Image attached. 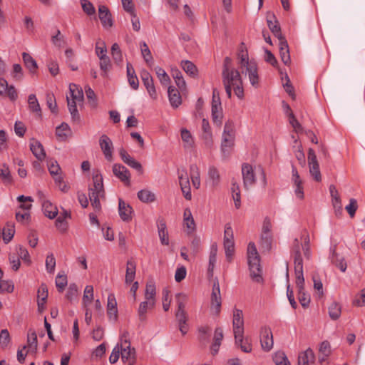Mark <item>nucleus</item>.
Returning a JSON list of instances; mask_svg holds the SVG:
<instances>
[{
    "label": "nucleus",
    "instance_id": "f257e3e1",
    "mask_svg": "<svg viewBox=\"0 0 365 365\" xmlns=\"http://www.w3.org/2000/svg\"><path fill=\"white\" fill-rule=\"evenodd\" d=\"M232 59L226 57L223 63V69L222 72V83L225 86V92L228 98H232V88L235 94L240 99L244 98V89L242 86V80L240 72L232 68Z\"/></svg>",
    "mask_w": 365,
    "mask_h": 365
},
{
    "label": "nucleus",
    "instance_id": "f03ea898",
    "mask_svg": "<svg viewBox=\"0 0 365 365\" xmlns=\"http://www.w3.org/2000/svg\"><path fill=\"white\" fill-rule=\"evenodd\" d=\"M294 272L296 275V285L298 288V299L301 305L306 308L310 303V297L304 292V278L303 275V259L299 251V244L297 240L294 241Z\"/></svg>",
    "mask_w": 365,
    "mask_h": 365
},
{
    "label": "nucleus",
    "instance_id": "7ed1b4c3",
    "mask_svg": "<svg viewBox=\"0 0 365 365\" xmlns=\"http://www.w3.org/2000/svg\"><path fill=\"white\" fill-rule=\"evenodd\" d=\"M247 260L251 278L256 282H262L259 255L254 242H250L247 247Z\"/></svg>",
    "mask_w": 365,
    "mask_h": 365
},
{
    "label": "nucleus",
    "instance_id": "20e7f679",
    "mask_svg": "<svg viewBox=\"0 0 365 365\" xmlns=\"http://www.w3.org/2000/svg\"><path fill=\"white\" fill-rule=\"evenodd\" d=\"M93 185L89 187L88 196L92 207L99 211L101 210V203L99 198L103 197L105 191L103 189V178L101 175L96 174L93 176Z\"/></svg>",
    "mask_w": 365,
    "mask_h": 365
},
{
    "label": "nucleus",
    "instance_id": "39448f33",
    "mask_svg": "<svg viewBox=\"0 0 365 365\" xmlns=\"http://www.w3.org/2000/svg\"><path fill=\"white\" fill-rule=\"evenodd\" d=\"M222 108L220 97V92L217 88L212 91V118L213 123L218 127H220L222 123Z\"/></svg>",
    "mask_w": 365,
    "mask_h": 365
},
{
    "label": "nucleus",
    "instance_id": "423d86ee",
    "mask_svg": "<svg viewBox=\"0 0 365 365\" xmlns=\"http://www.w3.org/2000/svg\"><path fill=\"white\" fill-rule=\"evenodd\" d=\"M232 327L235 339L238 343V337L244 335V318L242 311L237 308L233 309Z\"/></svg>",
    "mask_w": 365,
    "mask_h": 365
},
{
    "label": "nucleus",
    "instance_id": "0eeeda50",
    "mask_svg": "<svg viewBox=\"0 0 365 365\" xmlns=\"http://www.w3.org/2000/svg\"><path fill=\"white\" fill-rule=\"evenodd\" d=\"M307 158L311 175L313 177L314 180L320 182L322 180V175L319 170V165L314 149H309Z\"/></svg>",
    "mask_w": 365,
    "mask_h": 365
},
{
    "label": "nucleus",
    "instance_id": "6e6552de",
    "mask_svg": "<svg viewBox=\"0 0 365 365\" xmlns=\"http://www.w3.org/2000/svg\"><path fill=\"white\" fill-rule=\"evenodd\" d=\"M178 303V310L175 313V317L178 324H185L187 320V315L185 311V302L187 297L183 293H178L175 296Z\"/></svg>",
    "mask_w": 365,
    "mask_h": 365
},
{
    "label": "nucleus",
    "instance_id": "1a4fd4ad",
    "mask_svg": "<svg viewBox=\"0 0 365 365\" xmlns=\"http://www.w3.org/2000/svg\"><path fill=\"white\" fill-rule=\"evenodd\" d=\"M242 174L244 187L248 190L256 182V177L252 167L247 163H244L242 166Z\"/></svg>",
    "mask_w": 365,
    "mask_h": 365
},
{
    "label": "nucleus",
    "instance_id": "9d476101",
    "mask_svg": "<svg viewBox=\"0 0 365 365\" xmlns=\"http://www.w3.org/2000/svg\"><path fill=\"white\" fill-rule=\"evenodd\" d=\"M260 343L262 348L265 351H270L273 347V336L271 329L263 327L260 330Z\"/></svg>",
    "mask_w": 365,
    "mask_h": 365
},
{
    "label": "nucleus",
    "instance_id": "9b49d317",
    "mask_svg": "<svg viewBox=\"0 0 365 365\" xmlns=\"http://www.w3.org/2000/svg\"><path fill=\"white\" fill-rule=\"evenodd\" d=\"M221 295L220 289L218 281L214 282L212 294H211V309L215 312V314H219L221 308Z\"/></svg>",
    "mask_w": 365,
    "mask_h": 365
},
{
    "label": "nucleus",
    "instance_id": "f8f14e48",
    "mask_svg": "<svg viewBox=\"0 0 365 365\" xmlns=\"http://www.w3.org/2000/svg\"><path fill=\"white\" fill-rule=\"evenodd\" d=\"M121 360L123 363H135L137 361L136 351L135 348L131 347L130 344L119 345Z\"/></svg>",
    "mask_w": 365,
    "mask_h": 365
},
{
    "label": "nucleus",
    "instance_id": "ddd939ff",
    "mask_svg": "<svg viewBox=\"0 0 365 365\" xmlns=\"http://www.w3.org/2000/svg\"><path fill=\"white\" fill-rule=\"evenodd\" d=\"M100 147L107 160L111 161L113 159V143L111 140L106 135L103 134L99 140Z\"/></svg>",
    "mask_w": 365,
    "mask_h": 365
},
{
    "label": "nucleus",
    "instance_id": "4468645a",
    "mask_svg": "<svg viewBox=\"0 0 365 365\" xmlns=\"http://www.w3.org/2000/svg\"><path fill=\"white\" fill-rule=\"evenodd\" d=\"M113 173L125 185L130 184V174L125 166L118 163L114 164L113 166Z\"/></svg>",
    "mask_w": 365,
    "mask_h": 365
},
{
    "label": "nucleus",
    "instance_id": "2eb2a0df",
    "mask_svg": "<svg viewBox=\"0 0 365 365\" xmlns=\"http://www.w3.org/2000/svg\"><path fill=\"white\" fill-rule=\"evenodd\" d=\"M98 16L104 28L108 29L112 27V16L107 6L104 5H100L98 6Z\"/></svg>",
    "mask_w": 365,
    "mask_h": 365
},
{
    "label": "nucleus",
    "instance_id": "dca6fc26",
    "mask_svg": "<svg viewBox=\"0 0 365 365\" xmlns=\"http://www.w3.org/2000/svg\"><path fill=\"white\" fill-rule=\"evenodd\" d=\"M118 212L123 221L130 222L132 220V207L120 198L118 200Z\"/></svg>",
    "mask_w": 365,
    "mask_h": 365
},
{
    "label": "nucleus",
    "instance_id": "f3484780",
    "mask_svg": "<svg viewBox=\"0 0 365 365\" xmlns=\"http://www.w3.org/2000/svg\"><path fill=\"white\" fill-rule=\"evenodd\" d=\"M292 181L295 186L294 192L296 196L300 200L304 199V195L302 181L300 179L298 171L294 166H292Z\"/></svg>",
    "mask_w": 365,
    "mask_h": 365
},
{
    "label": "nucleus",
    "instance_id": "a211bd4d",
    "mask_svg": "<svg viewBox=\"0 0 365 365\" xmlns=\"http://www.w3.org/2000/svg\"><path fill=\"white\" fill-rule=\"evenodd\" d=\"M30 150L34 155L40 161L44 160L46 153L42 144L37 140L32 138L30 143Z\"/></svg>",
    "mask_w": 365,
    "mask_h": 365
},
{
    "label": "nucleus",
    "instance_id": "6ab92c4d",
    "mask_svg": "<svg viewBox=\"0 0 365 365\" xmlns=\"http://www.w3.org/2000/svg\"><path fill=\"white\" fill-rule=\"evenodd\" d=\"M155 305V302L145 299L142 302L138 309V319L140 322H145L147 319L146 314L148 310L153 309Z\"/></svg>",
    "mask_w": 365,
    "mask_h": 365
},
{
    "label": "nucleus",
    "instance_id": "aec40b11",
    "mask_svg": "<svg viewBox=\"0 0 365 365\" xmlns=\"http://www.w3.org/2000/svg\"><path fill=\"white\" fill-rule=\"evenodd\" d=\"M279 55L282 61L285 64L288 65L291 62L289 49L287 41L285 38H282L279 40Z\"/></svg>",
    "mask_w": 365,
    "mask_h": 365
},
{
    "label": "nucleus",
    "instance_id": "412c9836",
    "mask_svg": "<svg viewBox=\"0 0 365 365\" xmlns=\"http://www.w3.org/2000/svg\"><path fill=\"white\" fill-rule=\"evenodd\" d=\"M239 64L241 68H247L251 65L252 61H249L248 53L245 44L241 43L237 53Z\"/></svg>",
    "mask_w": 365,
    "mask_h": 365
},
{
    "label": "nucleus",
    "instance_id": "4be33fe9",
    "mask_svg": "<svg viewBox=\"0 0 365 365\" xmlns=\"http://www.w3.org/2000/svg\"><path fill=\"white\" fill-rule=\"evenodd\" d=\"M315 356L312 349L308 348L306 351L301 352L298 356V365H309L314 363Z\"/></svg>",
    "mask_w": 365,
    "mask_h": 365
},
{
    "label": "nucleus",
    "instance_id": "5701e85b",
    "mask_svg": "<svg viewBox=\"0 0 365 365\" xmlns=\"http://www.w3.org/2000/svg\"><path fill=\"white\" fill-rule=\"evenodd\" d=\"M158 235L162 245H168V232L166 229V223L164 219H159L158 221Z\"/></svg>",
    "mask_w": 365,
    "mask_h": 365
},
{
    "label": "nucleus",
    "instance_id": "b1692460",
    "mask_svg": "<svg viewBox=\"0 0 365 365\" xmlns=\"http://www.w3.org/2000/svg\"><path fill=\"white\" fill-rule=\"evenodd\" d=\"M71 217V213L67 210H63L56 220V226L61 232H65L68 230L67 218Z\"/></svg>",
    "mask_w": 365,
    "mask_h": 365
},
{
    "label": "nucleus",
    "instance_id": "393cba45",
    "mask_svg": "<svg viewBox=\"0 0 365 365\" xmlns=\"http://www.w3.org/2000/svg\"><path fill=\"white\" fill-rule=\"evenodd\" d=\"M168 93L170 104L173 107L178 108L182 103L181 96L178 90L173 86H170Z\"/></svg>",
    "mask_w": 365,
    "mask_h": 365
},
{
    "label": "nucleus",
    "instance_id": "a878e982",
    "mask_svg": "<svg viewBox=\"0 0 365 365\" xmlns=\"http://www.w3.org/2000/svg\"><path fill=\"white\" fill-rule=\"evenodd\" d=\"M332 254L331 256V262L336 267H337L341 272H344L346 270V262L343 257H339V255L336 252V247L331 250Z\"/></svg>",
    "mask_w": 365,
    "mask_h": 365
},
{
    "label": "nucleus",
    "instance_id": "bb28decb",
    "mask_svg": "<svg viewBox=\"0 0 365 365\" xmlns=\"http://www.w3.org/2000/svg\"><path fill=\"white\" fill-rule=\"evenodd\" d=\"M44 215L50 219L55 218L58 215V209L50 201L44 200L42 203Z\"/></svg>",
    "mask_w": 365,
    "mask_h": 365
},
{
    "label": "nucleus",
    "instance_id": "cd10ccee",
    "mask_svg": "<svg viewBox=\"0 0 365 365\" xmlns=\"http://www.w3.org/2000/svg\"><path fill=\"white\" fill-rule=\"evenodd\" d=\"M246 71L248 73L250 83L253 86H257L259 83V76L256 63L251 62V65L246 68Z\"/></svg>",
    "mask_w": 365,
    "mask_h": 365
},
{
    "label": "nucleus",
    "instance_id": "c85d7f7f",
    "mask_svg": "<svg viewBox=\"0 0 365 365\" xmlns=\"http://www.w3.org/2000/svg\"><path fill=\"white\" fill-rule=\"evenodd\" d=\"M272 19L274 21H272L271 19H267V26L272 34L280 40L282 38H284V36L282 34L281 28L278 24V21L275 19L274 15H272Z\"/></svg>",
    "mask_w": 365,
    "mask_h": 365
},
{
    "label": "nucleus",
    "instance_id": "c756f323",
    "mask_svg": "<svg viewBox=\"0 0 365 365\" xmlns=\"http://www.w3.org/2000/svg\"><path fill=\"white\" fill-rule=\"evenodd\" d=\"M22 58L25 66L29 70V71L31 73H36L38 66L36 61L33 58V57L30 54L24 52L22 53Z\"/></svg>",
    "mask_w": 365,
    "mask_h": 365
},
{
    "label": "nucleus",
    "instance_id": "7c9ffc66",
    "mask_svg": "<svg viewBox=\"0 0 365 365\" xmlns=\"http://www.w3.org/2000/svg\"><path fill=\"white\" fill-rule=\"evenodd\" d=\"M286 113L289 116V123L294 128V130L297 133H302L303 131V128L301 124L296 119L293 112L292 111L289 106L288 104L285 105Z\"/></svg>",
    "mask_w": 365,
    "mask_h": 365
},
{
    "label": "nucleus",
    "instance_id": "2f4dec72",
    "mask_svg": "<svg viewBox=\"0 0 365 365\" xmlns=\"http://www.w3.org/2000/svg\"><path fill=\"white\" fill-rule=\"evenodd\" d=\"M231 190L235 207L238 209L241 205L240 190L238 183L234 179L232 180Z\"/></svg>",
    "mask_w": 365,
    "mask_h": 365
},
{
    "label": "nucleus",
    "instance_id": "473e14b6",
    "mask_svg": "<svg viewBox=\"0 0 365 365\" xmlns=\"http://www.w3.org/2000/svg\"><path fill=\"white\" fill-rule=\"evenodd\" d=\"M136 265L134 261L128 260L125 274V283L130 284L133 282L135 275Z\"/></svg>",
    "mask_w": 365,
    "mask_h": 365
},
{
    "label": "nucleus",
    "instance_id": "72a5a7b5",
    "mask_svg": "<svg viewBox=\"0 0 365 365\" xmlns=\"http://www.w3.org/2000/svg\"><path fill=\"white\" fill-rule=\"evenodd\" d=\"M155 295L156 288L155 283L153 281L148 282L145 287V299L155 302Z\"/></svg>",
    "mask_w": 365,
    "mask_h": 365
},
{
    "label": "nucleus",
    "instance_id": "f704fd0d",
    "mask_svg": "<svg viewBox=\"0 0 365 365\" xmlns=\"http://www.w3.org/2000/svg\"><path fill=\"white\" fill-rule=\"evenodd\" d=\"M329 315L333 320H336L339 318L341 313V307L339 304L333 302L328 307Z\"/></svg>",
    "mask_w": 365,
    "mask_h": 365
},
{
    "label": "nucleus",
    "instance_id": "c9c22d12",
    "mask_svg": "<svg viewBox=\"0 0 365 365\" xmlns=\"http://www.w3.org/2000/svg\"><path fill=\"white\" fill-rule=\"evenodd\" d=\"M138 199L143 202H152L155 200V195L148 190H141L138 192Z\"/></svg>",
    "mask_w": 365,
    "mask_h": 365
},
{
    "label": "nucleus",
    "instance_id": "e433bc0d",
    "mask_svg": "<svg viewBox=\"0 0 365 365\" xmlns=\"http://www.w3.org/2000/svg\"><path fill=\"white\" fill-rule=\"evenodd\" d=\"M100 59V68L102 71V76H106L108 72L111 69L112 65L110 60V58L108 56H101L99 58Z\"/></svg>",
    "mask_w": 365,
    "mask_h": 365
},
{
    "label": "nucleus",
    "instance_id": "4c0bfd02",
    "mask_svg": "<svg viewBox=\"0 0 365 365\" xmlns=\"http://www.w3.org/2000/svg\"><path fill=\"white\" fill-rule=\"evenodd\" d=\"M93 299V287L91 285H87L85 287L83 297V304L84 307H87Z\"/></svg>",
    "mask_w": 365,
    "mask_h": 365
},
{
    "label": "nucleus",
    "instance_id": "58836bf2",
    "mask_svg": "<svg viewBox=\"0 0 365 365\" xmlns=\"http://www.w3.org/2000/svg\"><path fill=\"white\" fill-rule=\"evenodd\" d=\"M29 347L28 351L35 352L37 349V336L35 331H29L27 336V346Z\"/></svg>",
    "mask_w": 365,
    "mask_h": 365
},
{
    "label": "nucleus",
    "instance_id": "ea45409f",
    "mask_svg": "<svg viewBox=\"0 0 365 365\" xmlns=\"http://www.w3.org/2000/svg\"><path fill=\"white\" fill-rule=\"evenodd\" d=\"M111 56L114 62L120 64L123 61V55L119 45L115 43L111 46Z\"/></svg>",
    "mask_w": 365,
    "mask_h": 365
},
{
    "label": "nucleus",
    "instance_id": "a19ab883",
    "mask_svg": "<svg viewBox=\"0 0 365 365\" xmlns=\"http://www.w3.org/2000/svg\"><path fill=\"white\" fill-rule=\"evenodd\" d=\"M208 176L213 187H215L219 184L220 180V175L219 171L215 167H210L208 170Z\"/></svg>",
    "mask_w": 365,
    "mask_h": 365
},
{
    "label": "nucleus",
    "instance_id": "79ce46f5",
    "mask_svg": "<svg viewBox=\"0 0 365 365\" xmlns=\"http://www.w3.org/2000/svg\"><path fill=\"white\" fill-rule=\"evenodd\" d=\"M181 138L185 148H192L194 143L190 132L186 128L181 129Z\"/></svg>",
    "mask_w": 365,
    "mask_h": 365
},
{
    "label": "nucleus",
    "instance_id": "37998d69",
    "mask_svg": "<svg viewBox=\"0 0 365 365\" xmlns=\"http://www.w3.org/2000/svg\"><path fill=\"white\" fill-rule=\"evenodd\" d=\"M172 76L178 87L180 89H185L186 86L185 81L182 77L181 72L178 69L173 70Z\"/></svg>",
    "mask_w": 365,
    "mask_h": 365
},
{
    "label": "nucleus",
    "instance_id": "c03bdc74",
    "mask_svg": "<svg viewBox=\"0 0 365 365\" xmlns=\"http://www.w3.org/2000/svg\"><path fill=\"white\" fill-rule=\"evenodd\" d=\"M70 133V128L68 124L63 123L61 125L58 126L56 130V136L61 140H65L68 133Z\"/></svg>",
    "mask_w": 365,
    "mask_h": 365
},
{
    "label": "nucleus",
    "instance_id": "a18cd8bd",
    "mask_svg": "<svg viewBox=\"0 0 365 365\" xmlns=\"http://www.w3.org/2000/svg\"><path fill=\"white\" fill-rule=\"evenodd\" d=\"M223 245L225 252L226 259L229 262H230L232 260L233 255L235 253V242L234 241L223 242Z\"/></svg>",
    "mask_w": 365,
    "mask_h": 365
},
{
    "label": "nucleus",
    "instance_id": "49530a36",
    "mask_svg": "<svg viewBox=\"0 0 365 365\" xmlns=\"http://www.w3.org/2000/svg\"><path fill=\"white\" fill-rule=\"evenodd\" d=\"M181 66L184 71L191 76H195L197 73L196 66L190 61H182Z\"/></svg>",
    "mask_w": 365,
    "mask_h": 365
},
{
    "label": "nucleus",
    "instance_id": "de8ad7c7",
    "mask_svg": "<svg viewBox=\"0 0 365 365\" xmlns=\"http://www.w3.org/2000/svg\"><path fill=\"white\" fill-rule=\"evenodd\" d=\"M76 101H77L70 100L69 97L67 96L68 108L69 112L71 113V117L74 120H78L80 119V115L77 110Z\"/></svg>",
    "mask_w": 365,
    "mask_h": 365
},
{
    "label": "nucleus",
    "instance_id": "09e8293b",
    "mask_svg": "<svg viewBox=\"0 0 365 365\" xmlns=\"http://www.w3.org/2000/svg\"><path fill=\"white\" fill-rule=\"evenodd\" d=\"M17 200L21 202L19 205V208L24 210V211L29 212V210L31 208L32 205L29 202L33 201L31 197H26L24 195H20L17 197Z\"/></svg>",
    "mask_w": 365,
    "mask_h": 365
},
{
    "label": "nucleus",
    "instance_id": "8fccbe9b",
    "mask_svg": "<svg viewBox=\"0 0 365 365\" xmlns=\"http://www.w3.org/2000/svg\"><path fill=\"white\" fill-rule=\"evenodd\" d=\"M29 109L36 113H39L41 115V107L38 102V100L34 94H30L28 98Z\"/></svg>",
    "mask_w": 365,
    "mask_h": 365
},
{
    "label": "nucleus",
    "instance_id": "3c124183",
    "mask_svg": "<svg viewBox=\"0 0 365 365\" xmlns=\"http://www.w3.org/2000/svg\"><path fill=\"white\" fill-rule=\"evenodd\" d=\"M273 360L276 365H290L286 354L283 351L276 352Z\"/></svg>",
    "mask_w": 365,
    "mask_h": 365
},
{
    "label": "nucleus",
    "instance_id": "603ef678",
    "mask_svg": "<svg viewBox=\"0 0 365 365\" xmlns=\"http://www.w3.org/2000/svg\"><path fill=\"white\" fill-rule=\"evenodd\" d=\"M107 309H113V319L116 320L118 317L117 302L113 294H110L108 297Z\"/></svg>",
    "mask_w": 365,
    "mask_h": 365
},
{
    "label": "nucleus",
    "instance_id": "864d4df0",
    "mask_svg": "<svg viewBox=\"0 0 365 365\" xmlns=\"http://www.w3.org/2000/svg\"><path fill=\"white\" fill-rule=\"evenodd\" d=\"M69 90L71 93V100L73 101H81L83 98V94L82 90L78 89L76 84H70Z\"/></svg>",
    "mask_w": 365,
    "mask_h": 365
},
{
    "label": "nucleus",
    "instance_id": "5fc2aeb1",
    "mask_svg": "<svg viewBox=\"0 0 365 365\" xmlns=\"http://www.w3.org/2000/svg\"><path fill=\"white\" fill-rule=\"evenodd\" d=\"M272 237L271 233H263L261 235L260 244L263 249L269 250L272 246Z\"/></svg>",
    "mask_w": 365,
    "mask_h": 365
},
{
    "label": "nucleus",
    "instance_id": "6e6d98bb",
    "mask_svg": "<svg viewBox=\"0 0 365 365\" xmlns=\"http://www.w3.org/2000/svg\"><path fill=\"white\" fill-rule=\"evenodd\" d=\"M16 251L19 258H21L24 262H25L28 264H31L29 253L25 247L19 245L18 247H16Z\"/></svg>",
    "mask_w": 365,
    "mask_h": 365
},
{
    "label": "nucleus",
    "instance_id": "4d7b16f0",
    "mask_svg": "<svg viewBox=\"0 0 365 365\" xmlns=\"http://www.w3.org/2000/svg\"><path fill=\"white\" fill-rule=\"evenodd\" d=\"M6 226L7 230H4V234H3V240L6 244L9 243L12 240L15 232L14 225L12 223L8 222Z\"/></svg>",
    "mask_w": 365,
    "mask_h": 365
},
{
    "label": "nucleus",
    "instance_id": "13d9d810",
    "mask_svg": "<svg viewBox=\"0 0 365 365\" xmlns=\"http://www.w3.org/2000/svg\"><path fill=\"white\" fill-rule=\"evenodd\" d=\"M81 5L83 11L88 16L96 14V9L93 4L88 0H81Z\"/></svg>",
    "mask_w": 365,
    "mask_h": 365
},
{
    "label": "nucleus",
    "instance_id": "bf43d9fd",
    "mask_svg": "<svg viewBox=\"0 0 365 365\" xmlns=\"http://www.w3.org/2000/svg\"><path fill=\"white\" fill-rule=\"evenodd\" d=\"M96 54L98 58L107 56V48L104 41L98 39L96 43Z\"/></svg>",
    "mask_w": 365,
    "mask_h": 365
},
{
    "label": "nucleus",
    "instance_id": "052dcab7",
    "mask_svg": "<svg viewBox=\"0 0 365 365\" xmlns=\"http://www.w3.org/2000/svg\"><path fill=\"white\" fill-rule=\"evenodd\" d=\"M155 73L163 84H168L170 79L165 70L159 66L155 68Z\"/></svg>",
    "mask_w": 365,
    "mask_h": 365
},
{
    "label": "nucleus",
    "instance_id": "680f3d73",
    "mask_svg": "<svg viewBox=\"0 0 365 365\" xmlns=\"http://www.w3.org/2000/svg\"><path fill=\"white\" fill-rule=\"evenodd\" d=\"M235 344L240 346L242 351L250 353L252 351V344L248 341L247 339H244L243 336L238 337V343Z\"/></svg>",
    "mask_w": 365,
    "mask_h": 365
},
{
    "label": "nucleus",
    "instance_id": "e2e57ef3",
    "mask_svg": "<svg viewBox=\"0 0 365 365\" xmlns=\"http://www.w3.org/2000/svg\"><path fill=\"white\" fill-rule=\"evenodd\" d=\"M14 286L10 280L0 279V293L8 292L11 293L14 291Z\"/></svg>",
    "mask_w": 365,
    "mask_h": 365
},
{
    "label": "nucleus",
    "instance_id": "0e129e2a",
    "mask_svg": "<svg viewBox=\"0 0 365 365\" xmlns=\"http://www.w3.org/2000/svg\"><path fill=\"white\" fill-rule=\"evenodd\" d=\"M234 136H228L226 135H222V151L225 153L227 151V148H230L233 145L234 142Z\"/></svg>",
    "mask_w": 365,
    "mask_h": 365
},
{
    "label": "nucleus",
    "instance_id": "69168bd1",
    "mask_svg": "<svg viewBox=\"0 0 365 365\" xmlns=\"http://www.w3.org/2000/svg\"><path fill=\"white\" fill-rule=\"evenodd\" d=\"M67 285V277L65 274H58L56 278V286L58 290L61 292Z\"/></svg>",
    "mask_w": 365,
    "mask_h": 365
},
{
    "label": "nucleus",
    "instance_id": "338daca9",
    "mask_svg": "<svg viewBox=\"0 0 365 365\" xmlns=\"http://www.w3.org/2000/svg\"><path fill=\"white\" fill-rule=\"evenodd\" d=\"M46 103L52 113H57V104L53 93H48L46 94Z\"/></svg>",
    "mask_w": 365,
    "mask_h": 365
},
{
    "label": "nucleus",
    "instance_id": "774afa93",
    "mask_svg": "<svg viewBox=\"0 0 365 365\" xmlns=\"http://www.w3.org/2000/svg\"><path fill=\"white\" fill-rule=\"evenodd\" d=\"M10 343V334L9 331L2 329L0 333V345L2 348L6 347Z\"/></svg>",
    "mask_w": 365,
    "mask_h": 365
}]
</instances>
